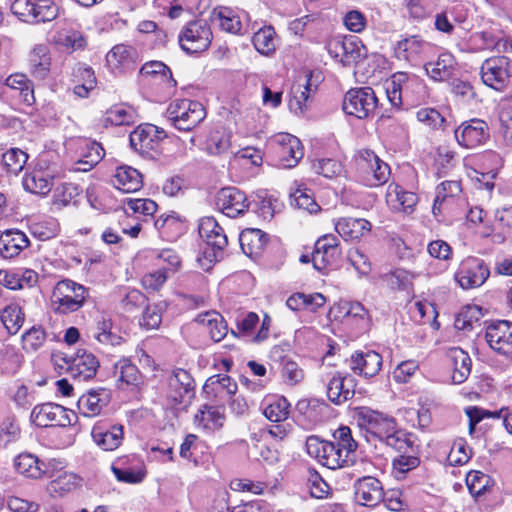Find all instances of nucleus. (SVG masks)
<instances>
[{
  "instance_id": "nucleus-37",
  "label": "nucleus",
  "mask_w": 512,
  "mask_h": 512,
  "mask_svg": "<svg viewBox=\"0 0 512 512\" xmlns=\"http://www.w3.org/2000/svg\"><path fill=\"white\" fill-rule=\"evenodd\" d=\"M224 414L218 407L204 405L196 413L194 423L205 430H218L223 426Z\"/></svg>"
},
{
  "instance_id": "nucleus-57",
  "label": "nucleus",
  "mask_w": 512,
  "mask_h": 512,
  "mask_svg": "<svg viewBox=\"0 0 512 512\" xmlns=\"http://www.w3.org/2000/svg\"><path fill=\"white\" fill-rule=\"evenodd\" d=\"M23 187L33 194L46 195L52 188V182L47 179L43 173L34 172L25 176L23 179Z\"/></svg>"
},
{
  "instance_id": "nucleus-19",
  "label": "nucleus",
  "mask_w": 512,
  "mask_h": 512,
  "mask_svg": "<svg viewBox=\"0 0 512 512\" xmlns=\"http://www.w3.org/2000/svg\"><path fill=\"white\" fill-rule=\"evenodd\" d=\"M279 145L278 154L280 165L283 168H294L304 156L301 141L288 133H281L275 137Z\"/></svg>"
},
{
  "instance_id": "nucleus-26",
  "label": "nucleus",
  "mask_w": 512,
  "mask_h": 512,
  "mask_svg": "<svg viewBox=\"0 0 512 512\" xmlns=\"http://www.w3.org/2000/svg\"><path fill=\"white\" fill-rule=\"evenodd\" d=\"M14 467L19 474L31 479H40L48 472L46 463L28 452L21 453L14 459Z\"/></svg>"
},
{
  "instance_id": "nucleus-35",
  "label": "nucleus",
  "mask_w": 512,
  "mask_h": 512,
  "mask_svg": "<svg viewBox=\"0 0 512 512\" xmlns=\"http://www.w3.org/2000/svg\"><path fill=\"white\" fill-rule=\"evenodd\" d=\"M428 46L429 44L420 36L413 35L399 41L396 45L395 53L399 59L415 62Z\"/></svg>"
},
{
  "instance_id": "nucleus-21",
  "label": "nucleus",
  "mask_w": 512,
  "mask_h": 512,
  "mask_svg": "<svg viewBox=\"0 0 512 512\" xmlns=\"http://www.w3.org/2000/svg\"><path fill=\"white\" fill-rule=\"evenodd\" d=\"M91 436L94 442L104 451L117 449L123 439V426L98 421L92 428Z\"/></svg>"
},
{
  "instance_id": "nucleus-27",
  "label": "nucleus",
  "mask_w": 512,
  "mask_h": 512,
  "mask_svg": "<svg viewBox=\"0 0 512 512\" xmlns=\"http://www.w3.org/2000/svg\"><path fill=\"white\" fill-rule=\"evenodd\" d=\"M371 223L363 218L344 217L335 224L336 232L345 240H358L369 234Z\"/></svg>"
},
{
  "instance_id": "nucleus-29",
  "label": "nucleus",
  "mask_w": 512,
  "mask_h": 512,
  "mask_svg": "<svg viewBox=\"0 0 512 512\" xmlns=\"http://www.w3.org/2000/svg\"><path fill=\"white\" fill-rule=\"evenodd\" d=\"M447 358L452 366V381L462 384L471 373V358L467 352L459 347H452L447 352Z\"/></svg>"
},
{
  "instance_id": "nucleus-13",
  "label": "nucleus",
  "mask_w": 512,
  "mask_h": 512,
  "mask_svg": "<svg viewBox=\"0 0 512 512\" xmlns=\"http://www.w3.org/2000/svg\"><path fill=\"white\" fill-rule=\"evenodd\" d=\"M167 397L175 405L187 404L195 395V382L191 374L181 368L173 370L167 379Z\"/></svg>"
},
{
  "instance_id": "nucleus-12",
  "label": "nucleus",
  "mask_w": 512,
  "mask_h": 512,
  "mask_svg": "<svg viewBox=\"0 0 512 512\" xmlns=\"http://www.w3.org/2000/svg\"><path fill=\"white\" fill-rule=\"evenodd\" d=\"M457 143L466 148L474 149L484 145L489 137V126L487 122L479 118H473L462 122L454 131Z\"/></svg>"
},
{
  "instance_id": "nucleus-6",
  "label": "nucleus",
  "mask_w": 512,
  "mask_h": 512,
  "mask_svg": "<svg viewBox=\"0 0 512 512\" xmlns=\"http://www.w3.org/2000/svg\"><path fill=\"white\" fill-rule=\"evenodd\" d=\"M378 106V98L371 87L352 88L346 92L342 109L345 114L357 119H367L372 116Z\"/></svg>"
},
{
  "instance_id": "nucleus-51",
  "label": "nucleus",
  "mask_w": 512,
  "mask_h": 512,
  "mask_svg": "<svg viewBox=\"0 0 512 512\" xmlns=\"http://www.w3.org/2000/svg\"><path fill=\"white\" fill-rule=\"evenodd\" d=\"M135 58V49L132 46L124 44L114 46L106 56L107 62L114 68L134 63Z\"/></svg>"
},
{
  "instance_id": "nucleus-64",
  "label": "nucleus",
  "mask_w": 512,
  "mask_h": 512,
  "mask_svg": "<svg viewBox=\"0 0 512 512\" xmlns=\"http://www.w3.org/2000/svg\"><path fill=\"white\" fill-rule=\"evenodd\" d=\"M162 321V307L160 305H147L140 320V325L147 329H156Z\"/></svg>"
},
{
  "instance_id": "nucleus-50",
  "label": "nucleus",
  "mask_w": 512,
  "mask_h": 512,
  "mask_svg": "<svg viewBox=\"0 0 512 512\" xmlns=\"http://www.w3.org/2000/svg\"><path fill=\"white\" fill-rule=\"evenodd\" d=\"M0 319L10 334H16L24 323V313L18 304H10L1 311Z\"/></svg>"
},
{
  "instance_id": "nucleus-23",
  "label": "nucleus",
  "mask_w": 512,
  "mask_h": 512,
  "mask_svg": "<svg viewBox=\"0 0 512 512\" xmlns=\"http://www.w3.org/2000/svg\"><path fill=\"white\" fill-rule=\"evenodd\" d=\"M199 234L206 244L215 251V257H217V253H222L228 244L224 229L212 217H206L201 220Z\"/></svg>"
},
{
  "instance_id": "nucleus-38",
  "label": "nucleus",
  "mask_w": 512,
  "mask_h": 512,
  "mask_svg": "<svg viewBox=\"0 0 512 512\" xmlns=\"http://www.w3.org/2000/svg\"><path fill=\"white\" fill-rule=\"evenodd\" d=\"M196 321L203 325L215 342L221 341L227 334V326L223 317L217 312H207L199 315Z\"/></svg>"
},
{
  "instance_id": "nucleus-22",
  "label": "nucleus",
  "mask_w": 512,
  "mask_h": 512,
  "mask_svg": "<svg viewBox=\"0 0 512 512\" xmlns=\"http://www.w3.org/2000/svg\"><path fill=\"white\" fill-rule=\"evenodd\" d=\"M351 370L366 378L374 377L382 367V356L373 351H356L349 360Z\"/></svg>"
},
{
  "instance_id": "nucleus-8",
  "label": "nucleus",
  "mask_w": 512,
  "mask_h": 512,
  "mask_svg": "<svg viewBox=\"0 0 512 512\" xmlns=\"http://www.w3.org/2000/svg\"><path fill=\"white\" fill-rule=\"evenodd\" d=\"M483 83L497 91H502L512 77V60L506 56L486 59L480 69Z\"/></svg>"
},
{
  "instance_id": "nucleus-32",
  "label": "nucleus",
  "mask_w": 512,
  "mask_h": 512,
  "mask_svg": "<svg viewBox=\"0 0 512 512\" xmlns=\"http://www.w3.org/2000/svg\"><path fill=\"white\" fill-rule=\"evenodd\" d=\"M239 242L246 255L258 257L267 244V237L260 229L247 228L241 232Z\"/></svg>"
},
{
  "instance_id": "nucleus-20",
  "label": "nucleus",
  "mask_w": 512,
  "mask_h": 512,
  "mask_svg": "<svg viewBox=\"0 0 512 512\" xmlns=\"http://www.w3.org/2000/svg\"><path fill=\"white\" fill-rule=\"evenodd\" d=\"M355 497L359 504L374 507L384 500L382 483L375 477L364 476L354 484Z\"/></svg>"
},
{
  "instance_id": "nucleus-1",
  "label": "nucleus",
  "mask_w": 512,
  "mask_h": 512,
  "mask_svg": "<svg viewBox=\"0 0 512 512\" xmlns=\"http://www.w3.org/2000/svg\"><path fill=\"white\" fill-rule=\"evenodd\" d=\"M357 423L368 442L380 441L399 453L414 452L413 435L399 429L393 417L363 407L357 413Z\"/></svg>"
},
{
  "instance_id": "nucleus-16",
  "label": "nucleus",
  "mask_w": 512,
  "mask_h": 512,
  "mask_svg": "<svg viewBox=\"0 0 512 512\" xmlns=\"http://www.w3.org/2000/svg\"><path fill=\"white\" fill-rule=\"evenodd\" d=\"M215 204L226 216L236 218L249 208L245 193L236 187L221 188L215 196Z\"/></svg>"
},
{
  "instance_id": "nucleus-31",
  "label": "nucleus",
  "mask_w": 512,
  "mask_h": 512,
  "mask_svg": "<svg viewBox=\"0 0 512 512\" xmlns=\"http://www.w3.org/2000/svg\"><path fill=\"white\" fill-rule=\"evenodd\" d=\"M113 185L125 193L136 192L143 185L142 175L131 166H120L114 174Z\"/></svg>"
},
{
  "instance_id": "nucleus-45",
  "label": "nucleus",
  "mask_w": 512,
  "mask_h": 512,
  "mask_svg": "<svg viewBox=\"0 0 512 512\" xmlns=\"http://www.w3.org/2000/svg\"><path fill=\"white\" fill-rule=\"evenodd\" d=\"M107 400L100 397L99 391L90 390L79 397L77 406L79 411L86 417H94L101 412Z\"/></svg>"
},
{
  "instance_id": "nucleus-39",
  "label": "nucleus",
  "mask_w": 512,
  "mask_h": 512,
  "mask_svg": "<svg viewBox=\"0 0 512 512\" xmlns=\"http://www.w3.org/2000/svg\"><path fill=\"white\" fill-rule=\"evenodd\" d=\"M113 374L118 378V381L126 385L138 386L142 382L139 369L126 358L120 359L114 364Z\"/></svg>"
},
{
  "instance_id": "nucleus-30",
  "label": "nucleus",
  "mask_w": 512,
  "mask_h": 512,
  "mask_svg": "<svg viewBox=\"0 0 512 512\" xmlns=\"http://www.w3.org/2000/svg\"><path fill=\"white\" fill-rule=\"evenodd\" d=\"M427 75L434 81L449 82L456 74L455 59L451 54H441L436 61L425 64Z\"/></svg>"
},
{
  "instance_id": "nucleus-49",
  "label": "nucleus",
  "mask_w": 512,
  "mask_h": 512,
  "mask_svg": "<svg viewBox=\"0 0 512 512\" xmlns=\"http://www.w3.org/2000/svg\"><path fill=\"white\" fill-rule=\"evenodd\" d=\"M140 73L144 76H152L154 78H158L169 88L176 86V81L173 79L170 68L161 61H151L145 63L142 66Z\"/></svg>"
},
{
  "instance_id": "nucleus-55",
  "label": "nucleus",
  "mask_w": 512,
  "mask_h": 512,
  "mask_svg": "<svg viewBox=\"0 0 512 512\" xmlns=\"http://www.w3.org/2000/svg\"><path fill=\"white\" fill-rule=\"evenodd\" d=\"M6 85L12 89L19 90L25 103L30 105L35 101L31 82L24 74L16 73L10 75L6 79Z\"/></svg>"
},
{
  "instance_id": "nucleus-36",
  "label": "nucleus",
  "mask_w": 512,
  "mask_h": 512,
  "mask_svg": "<svg viewBox=\"0 0 512 512\" xmlns=\"http://www.w3.org/2000/svg\"><path fill=\"white\" fill-rule=\"evenodd\" d=\"M333 443L336 448H339L342 457L346 460H352L353 465L356 462L355 452L358 448V443L352 437L351 429L348 426H340L333 434Z\"/></svg>"
},
{
  "instance_id": "nucleus-4",
  "label": "nucleus",
  "mask_w": 512,
  "mask_h": 512,
  "mask_svg": "<svg viewBox=\"0 0 512 512\" xmlns=\"http://www.w3.org/2000/svg\"><path fill=\"white\" fill-rule=\"evenodd\" d=\"M356 165L363 183L368 187H378L389 180V165L372 150H360L356 157Z\"/></svg>"
},
{
  "instance_id": "nucleus-44",
  "label": "nucleus",
  "mask_w": 512,
  "mask_h": 512,
  "mask_svg": "<svg viewBox=\"0 0 512 512\" xmlns=\"http://www.w3.org/2000/svg\"><path fill=\"white\" fill-rule=\"evenodd\" d=\"M83 146L87 151L84 152L82 158L77 161L76 164L78 167L76 169L88 171L103 159L105 152L102 146L95 141L84 140Z\"/></svg>"
},
{
  "instance_id": "nucleus-15",
  "label": "nucleus",
  "mask_w": 512,
  "mask_h": 512,
  "mask_svg": "<svg viewBox=\"0 0 512 512\" xmlns=\"http://www.w3.org/2000/svg\"><path fill=\"white\" fill-rule=\"evenodd\" d=\"M385 85L388 100L392 106L397 108L402 104L403 94L407 96L410 90H414L418 94H424L425 92L423 82L415 76L408 77L406 73L394 74Z\"/></svg>"
},
{
  "instance_id": "nucleus-60",
  "label": "nucleus",
  "mask_w": 512,
  "mask_h": 512,
  "mask_svg": "<svg viewBox=\"0 0 512 512\" xmlns=\"http://www.w3.org/2000/svg\"><path fill=\"white\" fill-rule=\"evenodd\" d=\"M490 477L481 471H470L466 476V485L470 493L477 497L482 495L489 486Z\"/></svg>"
},
{
  "instance_id": "nucleus-24",
  "label": "nucleus",
  "mask_w": 512,
  "mask_h": 512,
  "mask_svg": "<svg viewBox=\"0 0 512 512\" xmlns=\"http://www.w3.org/2000/svg\"><path fill=\"white\" fill-rule=\"evenodd\" d=\"M98 367V359L92 353L83 351L81 354L78 352L72 358L67 368V373L74 380L86 381L96 375Z\"/></svg>"
},
{
  "instance_id": "nucleus-53",
  "label": "nucleus",
  "mask_w": 512,
  "mask_h": 512,
  "mask_svg": "<svg viewBox=\"0 0 512 512\" xmlns=\"http://www.w3.org/2000/svg\"><path fill=\"white\" fill-rule=\"evenodd\" d=\"M290 201L291 205L306 210L309 213H316L320 210V206L316 203L312 191L305 187H298L291 193Z\"/></svg>"
},
{
  "instance_id": "nucleus-10",
  "label": "nucleus",
  "mask_w": 512,
  "mask_h": 512,
  "mask_svg": "<svg viewBox=\"0 0 512 512\" xmlns=\"http://www.w3.org/2000/svg\"><path fill=\"white\" fill-rule=\"evenodd\" d=\"M167 137L162 128L153 124L139 125L129 137L131 147L138 153L153 156L158 153L161 142Z\"/></svg>"
},
{
  "instance_id": "nucleus-58",
  "label": "nucleus",
  "mask_w": 512,
  "mask_h": 512,
  "mask_svg": "<svg viewBox=\"0 0 512 512\" xmlns=\"http://www.w3.org/2000/svg\"><path fill=\"white\" fill-rule=\"evenodd\" d=\"M28 155L18 148H11L2 156L3 165L8 173L17 175L27 162Z\"/></svg>"
},
{
  "instance_id": "nucleus-43",
  "label": "nucleus",
  "mask_w": 512,
  "mask_h": 512,
  "mask_svg": "<svg viewBox=\"0 0 512 512\" xmlns=\"http://www.w3.org/2000/svg\"><path fill=\"white\" fill-rule=\"evenodd\" d=\"M203 390L207 394L218 395L225 392L227 395H234L237 391V383L228 375L217 374L206 380Z\"/></svg>"
},
{
  "instance_id": "nucleus-34",
  "label": "nucleus",
  "mask_w": 512,
  "mask_h": 512,
  "mask_svg": "<svg viewBox=\"0 0 512 512\" xmlns=\"http://www.w3.org/2000/svg\"><path fill=\"white\" fill-rule=\"evenodd\" d=\"M93 338L99 343L109 346L120 345L123 338L115 331H113V323L107 315H100L92 328Z\"/></svg>"
},
{
  "instance_id": "nucleus-54",
  "label": "nucleus",
  "mask_w": 512,
  "mask_h": 512,
  "mask_svg": "<svg viewBox=\"0 0 512 512\" xmlns=\"http://www.w3.org/2000/svg\"><path fill=\"white\" fill-rule=\"evenodd\" d=\"M58 404L44 403L36 405L31 412V420L39 427L53 426Z\"/></svg>"
},
{
  "instance_id": "nucleus-52",
  "label": "nucleus",
  "mask_w": 512,
  "mask_h": 512,
  "mask_svg": "<svg viewBox=\"0 0 512 512\" xmlns=\"http://www.w3.org/2000/svg\"><path fill=\"white\" fill-rule=\"evenodd\" d=\"M78 485V478L73 473L64 472L49 482L47 490L52 496H63Z\"/></svg>"
},
{
  "instance_id": "nucleus-42",
  "label": "nucleus",
  "mask_w": 512,
  "mask_h": 512,
  "mask_svg": "<svg viewBox=\"0 0 512 512\" xmlns=\"http://www.w3.org/2000/svg\"><path fill=\"white\" fill-rule=\"evenodd\" d=\"M310 92V77L306 79V83L303 85H293L291 89V98L289 100V109L297 115L303 114L308 106Z\"/></svg>"
},
{
  "instance_id": "nucleus-40",
  "label": "nucleus",
  "mask_w": 512,
  "mask_h": 512,
  "mask_svg": "<svg viewBox=\"0 0 512 512\" xmlns=\"http://www.w3.org/2000/svg\"><path fill=\"white\" fill-rule=\"evenodd\" d=\"M252 42L262 55L270 56L276 51V32L272 26H264L254 33Z\"/></svg>"
},
{
  "instance_id": "nucleus-11",
  "label": "nucleus",
  "mask_w": 512,
  "mask_h": 512,
  "mask_svg": "<svg viewBox=\"0 0 512 512\" xmlns=\"http://www.w3.org/2000/svg\"><path fill=\"white\" fill-rule=\"evenodd\" d=\"M490 270L484 260L478 257H467L461 261L455 280L463 289H473L485 283Z\"/></svg>"
},
{
  "instance_id": "nucleus-5",
  "label": "nucleus",
  "mask_w": 512,
  "mask_h": 512,
  "mask_svg": "<svg viewBox=\"0 0 512 512\" xmlns=\"http://www.w3.org/2000/svg\"><path fill=\"white\" fill-rule=\"evenodd\" d=\"M11 11L27 23L49 22L58 15V7L51 0H14Z\"/></svg>"
},
{
  "instance_id": "nucleus-17",
  "label": "nucleus",
  "mask_w": 512,
  "mask_h": 512,
  "mask_svg": "<svg viewBox=\"0 0 512 512\" xmlns=\"http://www.w3.org/2000/svg\"><path fill=\"white\" fill-rule=\"evenodd\" d=\"M485 338L494 351L512 359V322L499 320L490 324Z\"/></svg>"
},
{
  "instance_id": "nucleus-28",
  "label": "nucleus",
  "mask_w": 512,
  "mask_h": 512,
  "mask_svg": "<svg viewBox=\"0 0 512 512\" xmlns=\"http://www.w3.org/2000/svg\"><path fill=\"white\" fill-rule=\"evenodd\" d=\"M30 242L25 233L20 230H7L0 236V255L11 259L29 246Z\"/></svg>"
},
{
  "instance_id": "nucleus-3",
  "label": "nucleus",
  "mask_w": 512,
  "mask_h": 512,
  "mask_svg": "<svg viewBox=\"0 0 512 512\" xmlns=\"http://www.w3.org/2000/svg\"><path fill=\"white\" fill-rule=\"evenodd\" d=\"M167 117L176 129L191 131L205 119L206 111L198 101L177 99L168 106Z\"/></svg>"
},
{
  "instance_id": "nucleus-47",
  "label": "nucleus",
  "mask_w": 512,
  "mask_h": 512,
  "mask_svg": "<svg viewBox=\"0 0 512 512\" xmlns=\"http://www.w3.org/2000/svg\"><path fill=\"white\" fill-rule=\"evenodd\" d=\"M231 135L223 128H217L210 132L206 140V151L210 155H221L226 153L230 146Z\"/></svg>"
},
{
  "instance_id": "nucleus-18",
  "label": "nucleus",
  "mask_w": 512,
  "mask_h": 512,
  "mask_svg": "<svg viewBox=\"0 0 512 512\" xmlns=\"http://www.w3.org/2000/svg\"><path fill=\"white\" fill-rule=\"evenodd\" d=\"M364 50L354 37L335 39L328 45L329 54L343 66H350L362 59L365 56Z\"/></svg>"
},
{
  "instance_id": "nucleus-62",
  "label": "nucleus",
  "mask_w": 512,
  "mask_h": 512,
  "mask_svg": "<svg viewBox=\"0 0 512 512\" xmlns=\"http://www.w3.org/2000/svg\"><path fill=\"white\" fill-rule=\"evenodd\" d=\"M46 334L43 329L32 327L22 336L23 348L26 351H37L45 342Z\"/></svg>"
},
{
  "instance_id": "nucleus-41",
  "label": "nucleus",
  "mask_w": 512,
  "mask_h": 512,
  "mask_svg": "<svg viewBox=\"0 0 512 512\" xmlns=\"http://www.w3.org/2000/svg\"><path fill=\"white\" fill-rule=\"evenodd\" d=\"M393 196L398 203L396 208L407 214H411L418 203V196L414 192L405 191L400 185L394 183L387 188L388 200Z\"/></svg>"
},
{
  "instance_id": "nucleus-2",
  "label": "nucleus",
  "mask_w": 512,
  "mask_h": 512,
  "mask_svg": "<svg viewBox=\"0 0 512 512\" xmlns=\"http://www.w3.org/2000/svg\"><path fill=\"white\" fill-rule=\"evenodd\" d=\"M88 298V290L70 279L59 281L53 289L51 302L58 314H69L83 307Z\"/></svg>"
},
{
  "instance_id": "nucleus-7",
  "label": "nucleus",
  "mask_w": 512,
  "mask_h": 512,
  "mask_svg": "<svg viewBox=\"0 0 512 512\" xmlns=\"http://www.w3.org/2000/svg\"><path fill=\"white\" fill-rule=\"evenodd\" d=\"M305 446L309 456L329 469L335 470L353 465L352 460H346L342 457L339 448H336L333 441H326L319 436L311 435L307 437Z\"/></svg>"
},
{
  "instance_id": "nucleus-61",
  "label": "nucleus",
  "mask_w": 512,
  "mask_h": 512,
  "mask_svg": "<svg viewBox=\"0 0 512 512\" xmlns=\"http://www.w3.org/2000/svg\"><path fill=\"white\" fill-rule=\"evenodd\" d=\"M448 84L451 93L463 102H469L476 96L473 86L468 81L453 77Z\"/></svg>"
},
{
  "instance_id": "nucleus-46",
  "label": "nucleus",
  "mask_w": 512,
  "mask_h": 512,
  "mask_svg": "<svg viewBox=\"0 0 512 512\" xmlns=\"http://www.w3.org/2000/svg\"><path fill=\"white\" fill-rule=\"evenodd\" d=\"M290 412V403L285 397H272L267 400L263 410L265 417L271 422H281L288 418Z\"/></svg>"
},
{
  "instance_id": "nucleus-33",
  "label": "nucleus",
  "mask_w": 512,
  "mask_h": 512,
  "mask_svg": "<svg viewBox=\"0 0 512 512\" xmlns=\"http://www.w3.org/2000/svg\"><path fill=\"white\" fill-rule=\"evenodd\" d=\"M53 43L63 52L72 53L82 49L86 45V39L82 33L70 27H64L56 31Z\"/></svg>"
},
{
  "instance_id": "nucleus-59",
  "label": "nucleus",
  "mask_w": 512,
  "mask_h": 512,
  "mask_svg": "<svg viewBox=\"0 0 512 512\" xmlns=\"http://www.w3.org/2000/svg\"><path fill=\"white\" fill-rule=\"evenodd\" d=\"M418 448L414 444V452L400 453V455L393 459V469L400 474H406L410 470L417 468L420 464V459L417 456Z\"/></svg>"
},
{
  "instance_id": "nucleus-48",
  "label": "nucleus",
  "mask_w": 512,
  "mask_h": 512,
  "mask_svg": "<svg viewBox=\"0 0 512 512\" xmlns=\"http://www.w3.org/2000/svg\"><path fill=\"white\" fill-rule=\"evenodd\" d=\"M135 111L132 107L118 104L114 105L106 111L105 122L111 125H130L135 121Z\"/></svg>"
},
{
  "instance_id": "nucleus-14",
  "label": "nucleus",
  "mask_w": 512,
  "mask_h": 512,
  "mask_svg": "<svg viewBox=\"0 0 512 512\" xmlns=\"http://www.w3.org/2000/svg\"><path fill=\"white\" fill-rule=\"evenodd\" d=\"M341 255L338 238L333 234H326L320 237L312 252V263L316 270L324 271L335 265Z\"/></svg>"
},
{
  "instance_id": "nucleus-56",
  "label": "nucleus",
  "mask_w": 512,
  "mask_h": 512,
  "mask_svg": "<svg viewBox=\"0 0 512 512\" xmlns=\"http://www.w3.org/2000/svg\"><path fill=\"white\" fill-rule=\"evenodd\" d=\"M216 15L222 30L231 34H241L242 22L232 9L221 7Z\"/></svg>"
},
{
  "instance_id": "nucleus-9",
  "label": "nucleus",
  "mask_w": 512,
  "mask_h": 512,
  "mask_svg": "<svg viewBox=\"0 0 512 512\" xmlns=\"http://www.w3.org/2000/svg\"><path fill=\"white\" fill-rule=\"evenodd\" d=\"M212 41V32L205 20L189 22L179 35V44L187 54L207 50Z\"/></svg>"
},
{
  "instance_id": "nucleus-63",
  "label": "nucleus",
  "mask_w": 512,
  "mask_h": 512,
  "mask_svg": "<svg viewBox=\"0 0 512 512\" xmlns=\"http://www.w3.org/2000/svg\"><path fill=\"white\" fill-rule=\"evenodd\" d=\"M417 120L431 129L442 127L445 118L434 108H421L416 113Z\"/></svg>"
},
{
  "instance_id": "nucleus-25",
  "label": "nucleus",
  "mask_w": 512,
  "mask_h": 512,
  "mask_svg": "<svg viewBox=\"0 0 512 512\" xmlns=\"http://www.w3.org/2000/svg\"><path fill=\"white\" fill-rule=\"evenodd\" d=\"M354 388L355 380L351 375L336 373L327 385L328 399L334 404H342L354 396Z\"/></svg>"
}]
</instances>
